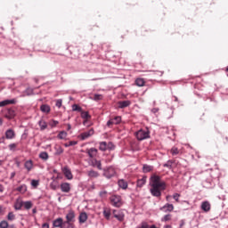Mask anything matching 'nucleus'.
I'll return each instance as SVG.
<instances>
[{"instance_id": "f257e3e1", "label": "nucleus", "mask_w": 228, "mask_h": 228, "mask_svg": "<svg viewBox=\"0 0 228 228\" xmlns=\"http://www.w3.org/2000/svg\"><path fill=\"white\" fill-rule=\"evenodd\" d=\"M150 191L153 197H161V192L167 188L165 182L161 181V177L153 175L150 179Z\"/></svg>"}, {"instance_id": "f03ea898", "label": "nucleus", "mask_w": 228, "mask_h": 228, "mask_svg": "<svg viewBox=\"0 0 228 228\" xmlns=\"http://www.w3.org/2000/svg\"><path fill=\"white\" fill-rule=\"evenodd\" d=\"M135 136L137 140H139V142H142L143 140H147L148 138H151V132L147 128L145 130L140 129L135 133Z\"/></svg>"}, {"instance_id": "7ed1b4c3", "label": "nucleus", "mask_w": 228, "mask_h": 228, "mask_svg": "<svg viewBox=\"0 0 228 228\" xmlns=\"http://www.w3.org/2000/svg\"><path fill=\"white\" fill-rule=\"evenodd\" d=\"M103 170V177H106V179H111V177H115L117 175V171L115 170V167H108L102 169Z\"/></svg>"}, {"instance_id": "20e7f679", "label": "nucleus", "mask_w": 228, "mask_h": 228, "mask_svg": "<svg viewBox=\"0 0 228 228\" xmlns=\"http://www.w3.org/2000/svg\"><path fill=\"white\" fill-rule=\"evenodd\" d=\"M110 204L114 208H121L122 207V197L120 195H112L110 198Z\"/></svg>"}, {"instance_id": "39448f33", "label": "nucleus", "mask_w": 228, "mask_h": 228, "mask_svg": "<svg viewBox=\"0 0 228 228\" xmlns=\"http://www.w3.org/2000/svg\"><path fill=\"white\" fill-rule=\"evenodd\" d=\"M89 165L94 168H98V170H102V163L101 162V160H97L96 159H91L89 160Z\"/></svg>"}, {"instance_id": "423d86ee", "label": "nucleus", "mask_w": 228, "mask_h": 228, "mask_svg": "<svg viewBox=\"0 0 228 228\" xmlns=\"http://www.w3.org/2000/svg\"><path fill=\"white\" fill-rule=\"evenodd\" d=\"M72 190V187L69 183L64 182L61 183V191L62 193H69Z\"/></svg>"}, {"instance_id": "0eeeda50", "label": "nucleus", "mask_w": 228, "mask_h": 228, "mask_svg": "<svg viewBox=\"0 0 228 228\" xmlns=\"http://www.w3.org/2000/svg\"><path fill=\"white\" fill-rule=\"evenodd\" d=\"M112 215H113L114 218H117V220H118V222H124V216H125L124 212L113 210Z\"/></svg>"}, {"instance_id": "6e6552de", "label": "nucleus", "mask_w": 228, "mask_h": 228, "mask_svg": "<svg viewBox=\"0 0 228 228\" xmlns=\"http://www.w3.org/2000/svg\"><path fill=\"white\" fill-rule=\"evenodd\" d=\"M62 172L66 177V179H68L69 181H72V179H74V175H72V171H70V169L67 167L62 168Z\"/></svg>"}, {"instance_id": "1a4fd4ad", "label": "nucleus", "mask_w": 228, "mask_h": 228, "mask_svg": "<svg viewBox=\"0 0 228 228\" xmlns=\"http://www.w3.org/2000/svg\"><path fill=\"white\" fill-rule=\"evenodd\" d=\"M160 211H163L164 213H172V211H174V205L167 203L160 208Z\"/></svg>"}, {"instance_id": "9d476101", "label": "nucleus", "mask_w": 228, "mask_h": 228, "mask_svg": "<svg viewBox=\"0 0 228 228\" xmlns=\"http://www.w3.org/2000/svg\"><path fill=\"white\" fill-rule=\"evenodd\" d=\"M17 115V113L15 112V110L13 109H8L5 112V118H8V120H12V118H15V116Z\"/></svg>"}, {"instance_id": "9b49d317", "label": "nucleus", "mask_w": 228, "mask_h": 228, "mask_svg": "<svg viewBox=\"0 0 228 228\" xmlns=\"http://www.w3.org/2000/svg\"><path fill=\"white\" fill-rule=\"evenodd\" d=\"M10 104H17V100L16 99L4 100L0 102V108H4V106H10Z\"/></svg>"}, {"instance_id": "f8f14e48", "label": "nucleus", "mask_w": 228, "mask_h": 228, "mask_svg": "<svg viewBox=\"0 0 228 228\" xmlns=\"http://www.w3.org/2000/svg\"><path fill=\"white\" fill-rule=\"evenodd\" d=\"M63 226V218L58 217L53 221V227L61 228Z\"/></svg>"}, {"instance_id": "ddd939ff", "label": "nucleus", "mask_w": 228, "mask_h": 228, "mask_svg": "<svg viewBox=\"0 0 228 228\" xmlns=\"http://www.w3.org/2000/svg\"><path fill=\"white\" fill-rule=\"evenodd\" d=\"M5 138L6 140H13V138H15V131H13L12 128L6 130Z\"/></svg>"}, {"instance_id": "4468645a", "label": "nucleus", "mask_w": 228, "mask_h": 228, "mask_svg": "<svg viewBox=\"0 0 228 228\" xmlns=\"http://www.w3.org/2000/svg\"><path fill=\"white\" fill-rule=\"evenodd\" d=\"M66 222H69L72 224V222L76 221V214H74V211L70 210L67 216H66Z\"/></svg>"}, {"instance_id": "2eb2a0df", "label": "nucleus", "mask_w": 228, "mask_h": 228, "mask_svg": "<svg viewBox=\"0 0 228 228\" xmlns=\"http://www.w3.org/2000/svg\"><path fill=\"white\" fill-rule=\"evenodd\" d=\"M94 133V129L91 128L89 131L82 133L80 134V137L82 140H86V138H90V136H93Z\"/></svg>"}, {"instance_id": "dca6fc26", "label": "nucleus", "mask_w": 228, "mask_h": 228, "mask_svg": "<svg viewBox=\"0 0 228 228\" xmlns=\"http://www.w3.org/2000/svg\"><path fill=\"white\" fill-rule=\"evenodd\" d=\"M201 209L202 211H205V213H208L211 210V204H209L208 201H203L201 203Z\"/></svg>"}, {"instance_id": "f3484780", "label": "nucleus", "mask_w": 228, "mask_h": 228, "mask_svg": "<svg viewBox=\"0 0 228 228\" xmlns=\"http://www.w3.org/2000/svg\"><path fill=\"white\" fill-rule=\"evenodd\" d=\"M86 152H87L89 158H91V159H94V158H95V156H97L98 151L95 148H91V149H88Z\"/></svg>"}, {"instance_id": "a211bd4d", "label": "nucleus", "mask_w": 228, "mask_h": 228, "mask_svg": "<svg viewBox=\"0 0 228 228\" xmlns=\"http://www.w3.org/2000/svg\"><path fill=\"white\" fill-rule=\"evenodd\" d=\"M87 175L91 179H97V177H99V172H97L94 169H91V170L87 171Z\"/></svg>"}, {"instance_id": "6ab92c4d", "label": "nucleus", "mask_w": 228, "mask_h": 228, "mask_svg": "<svg viewBox=\"0 0 228 228\" xmlns=\"http://www.w3.org/2000/svg\"><path fill=\"white\" fill-rule=\"evenodd\" d=\"M40 110L42 113H51V106H49L48 104H42L40 106Z\"/></svg>"}, {"instance_id": "aec40b11", "label": "nucleus", "mask_w": 228, "mask_h": 228, "mask_svg": "<svg viewBox=\"0 0 228 228\" xmlns=\"http://www.w3.org/2000/svg\"><path fill=\"white\" fill-rule=\"evenodd\" d=\"M128 106H131L130 101L118 102V108L120 109L127 108Z\"/></svg>"}, {"instance_id": "412c9836", "label": "nucleus", "mask_w": 228, "mask_h": 228, "mask_svg": "<svg viewBox=\"0 0 228 228\" xmlns=\"http://www.w3.org/2000/svg\"><path fill=\"white\" fill-rule=\"evenodd\" d=\"M86 220H88V215H86V212L80 213V215H79L80 224H85V222H86Z\"/></svg>"}, {"instance_id": "4be33fe9", "label": "nucleus", "mask_w": 228, "mask_h": 228, "mask_svg": "<svg viewBox=\"0 0 228 228\" xmlns=\"http://www.w3.org/2000/svg\"><path fill=\"white\" fill-rule=\"evenodd\" d=\"M22 206H24V201L18 200L14 204V208L19 211L22 209Z\"/></svg>"}, {"instance_id": "5701e85b", "label": "nucleus", "mask_w": 228, "mask_h": 228, "mask_svg": "<svg viewBox=\"0 0 228 228\" xmlns=\"http://www.w3.org/2000/svg\"><path fill=\"white\" fill-rule=\"evenodd\" d=\"M118 184L119 188H122V190H127V182L126 180L121 179L118 182Z\"/></svg>"}, {"instance_id": "b1692460", "label": "nucleus", "mask_w": 228, "mask_h": 228, "mask_svg": "<svg viewBox=\"0 0 228 228\" xmlns=\"http://www.w3.org/2000/svg\"><path fill=\"white\" fill-rule=\"evenodd\" d=\"M147 183V177H142L137 181V188H142L143 185Z\"/></svg>"}, {"instance_id": "393cba45", "label": "nucleus", "mask_w": 228, "mask_h": 228, "mask_svg": "<svg viewBox=\"0 0 228 228\" xmlns=\"http://www.w3.org/2000/svg\"><path fill=\"white\" fill-rule=\"evenodd\" d=\"M38 126H39L41 131H45V128L47 127V122H45L43 119H40L38 121Z\"/></svg>"}, {"instance_id": "a878e982", "label": "nucleus", "mask_w": 228, "mask_h": 228, "mask_svg": "<svg viewBox=\"0 0 228 228\" xmlns=\"http://www.w3.org/2000/svg\"><path fill=\"white\" fill-rule=\"evenodd\" d=\"M25 168H27L28 172L31 171L33 168V161L32 160H27L24 164Z\"/></svg>"}, {"instance_id": "bb28decb", "label": "nucleus", "mask_w": 228, "mask_h": 228, "mask_svg": "<svg viewBox=\"0 0 228 228\" xmlns=\"http://www.w3.org/2000/svg\"><path fill=\"white\" fill-rule=\"evenodd\" d=\"M103 216L106 220H110V217L111 216V210H110V208H103Z\"/></svg>"}, {"instance_id": "cd10ccee", "label": "nucleus", "mask_w": 228, "mask_h": 228, "mask_svg": "<svg viewBox=\"0 0 228 228\" xmlns=\"http://www.w3.org/2000/svg\"><path fill=\"white\" fill-rule=\"evenodd\" d=\"M17 191H20V193H26L28 191V186L26 184H22L20 187H18Z\"/></svg>"}, {"instance_id": "c85d7f7f", "label": "nucleus", "mask_w": 228, "mask_h": 228, "mask_svg": "<svg viewBox=\"0 0 228 228\" xmlns=\"http://www.w3.org/2000/svg\"><path fill=\"white\" fill-rule=\"evenodd\" d=\"M40 159H43L44 161H47L49 159V154L45 151H43L39 154Z\"/></svg>"}, {"instance_id": "c756f323", "label": "nucleus", "mask_w": 228, "mask_h": 228, "mask_svg": "<svg viewBox=\"0 0 228 228\" xmlns=\"http://www.w3.org/2000/svg\"><path fill=\"white\" fill-rule=\"evenodd\" d=\"M154 168L152 166H149L147 164H144L142 167V171L147 174V172H151V170Z\"/></svg>"}, {"instance_id": "7c9ffc66", "label": "nucleus", "mask_w": 228, "mask_h": 228, "mask_svg": "<svg viewBox=\"0 0 228 228\" xmlns=\"http://www.w3.org/2000/svg\"><path fill=\"white\" fill-rule=\"evenodd\" d=\"M99 149H100L102 152H105V151H108L107 142H100Z\"/></svg>"}, {"instance_id": "2f4dec72", "label": "nucleus", "mask_w": 228, "mask_h": 228, "mask_svg": "<svg viewBox=\"0 0 228 228\" xmlns=\"http://www.w3.org/2000/svg\"><path fill=\"white\" fill-rule=\"evenodd\" d=\"M135 85H136L137 86H144V85H145V80H144L143 78H137V79L135 80Z\"/></svg>"}, {"instance_id": "473e14b6", "label": "nucleus", "mask_w": 228, "mask_h": 228, "mask_svg": "<svg viewBox=\"0 0 228 228\" xmlns=\"http://www.w3.org/2000/svg\"><path fill=\"white\" fill-rule=\"evenodd\" d=\"M81 118H84L85 120H88V118H91L90 114L88 111H81Z\"/></svg>"}, {"instance_id": "72a5a7b5", "label": "nucleus", "mask_w": 228, "mask_h": 228, "mask_svg": "<svg viewBox=\"0 0 228 228\" xmlns=\"http://www.w3.org/2000/svg\"><path fill=\"white\" fill-rule=\"evenodd\" d=\"M175 161L174 160H167V163L163 165L164 167L168 168L171 170L172 165H174Z\"/></svg>"}, {"instance_id": "f704fd0d", "label": "nucleus", "mask_w": 228, "mask_h": 228, "mask_svg": "<svg viewBox=\"0 0 228 228\" xmlns=\"http://www.w3.org/2000/svg\"><path fill=\"white\" fill-rule=\"evenodd\" d=\"M61 228H74V225L72 224V223H70L69 221H65L62 223Z\"/></svg>"}, {"instance_id": "c9c22d12", "label": "nucleus", "mask_w": 228, "mask_h": 228, "mask_svg": "<svg viewBox=\"0 0 228 228\" xmlns=\"http://www.w3.org/2000/svg\"><path fill=\"white\" fill-rule=\"evenodd\" d=\"M25 209H31L33 208V203L31 201L23 202Z\"/></svg>"}, {"instance_id": "e433bc0d", "label": "nucleus", "mask_w": 228, "mask_h": 228, "mask_svg": "<svg viewBox=\"0 0 228 228\" xmlns=\"http://www.w3.org/2000/svg\"><path fill=\"white\" fill-rule=\"evenodd\" d=\"M55 154L56 156H60L61 154H63V148H61V146L55 147Z\"/></svg>"}, {"instance_id": "4c0bfd02", "label": "nucleus", "mask_w": 228, "mask_h": 228, "mask_svg": "<svg viewBox=\"0 0 228 228\" xmlns=\"http://www.w3.org/2000/svg\"><path fill=\"white\" fill-rule=\"evenodd\" d=\"M58 138L60 140H65V138H67V132H65V131L60 132L58 134Z\"/></svg>"}, {"instance_id": "58836bf2", "label": "nucleus", "mask_w": 228, "mask_h": 228, "mask_svg": "<svg viewBox=\"0 0 228 228\" xmlns=\"http://www.w3.org/2000/svg\"><path fill=\"white\" fill-rule=\"evenodd\" d=\"M172 220V215L167 214L161 218V222H170Z\"/></svg>"}, {"instance_id": "ea45409f", "label": "nucleus", "mask_w": 228, "mask_h": 228, "mask_svg": "<svg viewBox=\"0 0 228 228\" xmlns=\"http://www.w3.org/2000/svg\"><path fill=\"white\" fill-rule=\"evenodd\" d=\"M74 145H77V141H70L64 143V147H74Z\"/></svg>"}, {"instance_id": "a19ab883", "label": "nucleus", "mask_w": 228, "mask_h": 228, "mask_svg": "<svg viewBox=\"0 0 228 228\" xmlns=\"http://www.w3.org/2000/svg\"><path fill=\"white\" fill-rule=\"evenodd\" d=\"M72 111H79L82 112L83 109L81 108V106L77 105V104H74L72 105Z\"/></svg>"}, {"instance_id": "79ce46f5", "label": "nucleus", "mask_w": 228, "mask_h": 228, "mask_svg": "<svg viewBox=\"0 0 228 228\" xmlns=\"http://www.w3.org/2000/svg\"><path fill=\"white\" fill-rule=\"evenodd\" d=\"M7 220H9L10 222H13V220H15V215L13 214V212L8 213Z\"/></svg>"}, {"instance_id": "37998d69", "label": "nucleus", "mask_w": 228, "mask_h": 228, "mask_svg": "<svg viewBox=\"0 0 228 228\" xmlns=\"http://www.w3.org/2000/svg\"><path fill=\"white\" fill-rule=\"evenodd\" d=\"M107 151H115V144L111 142H107Z\"/></svg>"}, {"instance_id": "c03bdc74", "label": "nucleus", "mask_w": 228, "mask_h": 228, "mask_svg": "<svg viewBox=\"0 0 228 228\" xmlns=\"http://www.w3.org/2000/svg\"><path fill=\"white\" fill-rule=\"evenodd\" d=\"M171 154L172 156H177L179 154V149H177V147H173L171 149Z\"/></svg>"}, {"instance_id": "a18cd8bd", "label": "nucleus", "mask_w": 228, "mask_h": 228, "mask_svg": "<svg viewBox=\"0 0 228 228\" xmlns=\"http://www.w3.org/2000/svg\"><path fill=\"white\" fill-rule=\"evenodd\" d=\"M9 151L15 152L17 151V143H11L9 144Z\"/></svg>"}, {"instance_id": "49530a36", "label": "nucleus", "mask_w": 228, "mask_h": 228, "mask_svg": "<svg viewBox=\"0 0 228 228\" xmlns=\"http://www.w3.org/2000/svg\"><path fill=\"white\" fill-rule=\"evenodd\" d=\"M112 121L115 125L120 124V122H122V118H120V116H117L116 118H112Z\"/></svg>"}, {"instance_id": "de8ad7c7", "label": "nucleus", "mask_w": 228, "mask_h": 228, "mask_svg": "<svg viewBox=\"0 0 228 228\" xmlns=\"http://www.w3.org/2000/svg\"><path fill=\"white\" fill-rule=\"evenodd\" d=\"M50 188H51V190H57L58 189V183H56V182H52L50 183Z\"/></svg>"}, {"instance_id": "09e8293b", "label": "nucleus", "mask_w": 228, "mask_h": 228, "mask_svg": "<svg viewBox=\"0 0 228 228\" xmlns=\"http://www.w3.org/2000/svg\"><path fill=\"white\" fill-rule=\"evenodd\" d=\"M59 122L53 119L52 121L49 122V126H51V127H56V126H58Z\"/></svg>"}, {"instance_id": "8fccbe9b", "label": "nucleus", "mask_w": 228, "mask_h": 228, "mask_svg": "<svg viewBox=\"0 0 228 228\" xmlns=\"http://www.w3.org/2000/svg\"><path fill=\"white\" fill-rule=\"evenodd\" d=\"M0 228H8V222L7 221L0 222Z\"/></svg>"}, {"instance_id": "3c124183", "label": "nucleus", "mask_w": 228, "mask_h": 228, "mask_svg": "<svg viewBox=\"0 0 228 228\" xmlns=\"http://www.w3.org/2000/svg\"><path fill=\"white\" fill-rule=\"evenodd\" d=\"M62 102H63V101L61 99L57 100L56 103H55L56 107L57 108H61Z\"/></svg>"}, {"instance_id": "603ef678", "label": "nucleus", "mask_w": 228, "mask_h": 228, "mask_svg": "<svg viewBox=\"0 0 228 228\" xmlns=\"http://www.w3.org/2000/svg\"><path fill=\"white\" fill-rule=\"evenodd\" d=\"M39 182L38 180H32L31 181V186H34V188H37V186H38Z\"/></svg>"}, {"instance_id": "864d4df0", "label": "nucleus", "mask_w": 228, "mask_h": 228, "mask_svg": "<svg viewBox=\"0 0 228 228\" xmlns=\"http://www.w3.org/2000/svg\"><path fill=\"white\" fill-rule=\"evenodd\" d=\"M102 99V95L101 94H94V101H101Z\"/></svg>"}, {"instance_id": "5fc2aeb1", "label": "nucleus", "mask_w": 228, "mask_h": 228, "mask_svg": "<svg viewBox=\"0 0 228 228\" xmlns=\"http://www.w3.org/2000/svg\"><path fill=\"white\" fill-rule=\"evenodd\" d=\"M179 197H181L179 193L173 194V199L175 200L176 202H179Z\"/></svg>"}, {"instance_id": "6e6d98bb", "label": "nucleus", "mask_w": 228, "mask_h": 228, "mask_svg": "<svg viewBox=\"0 0 228 228\" xmlns=\"http://www.w3.org/2000/svg\"><path fill=\"white\" fill-rule=\"evenodd\" d=\"M25 94L27 95H33V89L28 88L27 90H25Z\"/></svg>"}, {"instance_id": "4d7b16f0", "label": "nucleus", "mask_w": 228, "mask_h": 228, "mask_svg": "<svg viewBox=\"0 0 228 228\" xmlns=\"http://www.w3.org/2000/svg\"><path fill=\"white\" fill-rule=\"evenodd\" d=\"M106 195H108V191H100V197L104 198L106 197Z\"/></svg>"}, {"instance_id": "13d9d810", "label": "nucleus", "mask_w": 228, "mask_h": 228, "mask_svg": "<svg viewBox=\"0 0 228 228\" xmlns=\"http://www.w3.org/2000/svg\"><path fill=\"white\" fill-rule=\"evenodd\" d=\"M140 228H149V224L145 222H142Z\"/></svg>"}, {"instance_id": "bf43d9fd", "label": "nucleus", "mask_w": 228, "mask_h": 228, "mask_svg": "<svg viewBox=\"0 0 228 228\" xmlns=\"http://www.w3.org/2000/svg\"><path fill=\"white\" fill-rule=\"evenodd\" d=\"M113 124H115L114 122H113V119H110V120H109L108 122H107V126L110 127V126H113Z\"/></svg>"}, {"instance_id": "052dcab7", "label": "nucleus", "mask_w": 228, "mask_h": 228, "mask_svg": "<svg viewBox=\"0 0 228 228\" xmlns=\"http://www.w3.org/2000/svg\"><path fill=\"white\" fill-rule=\"evenodd\" d=\"M159 111V108H153L151 110V113H158Z\"/></svg>"}, {"instance_id": "680f3d73", "label": "nucleus", "mask_w": 228, "mask_h": 228, "mask_svg": "<svg viewBox=\"0 0 228 228\" xmlns=\"http://www.w3.org/2000/svg\"><path fill=\"white\" fill-rule=\"evenodd\" d=\"M42 228H49V224L47 223L43 224Z\"/></svg>"}, {"instance_id": "e2e57ef3", "label": "nucleus", "mask_w": 228, "mask_h": 228, "mask_svg": "<svg viewBox=\"0 0 228 228\" xmlns=\"http://www.w3.org/2000/svg\"><path fill=\"white\" fill-rule=\"evenodd\" d=\"M13 177H15V172L11 173V177H10V179H13Z\"/></svg>"}, {"instance_id": "0e129e2a", "label": "nucleus", "mask_w": 228, "mask_h": 228, "mask_svg": "<svg viewBox=\"0 0 228 228\" xmlns=\"http://www.w3.org/2000/svg\"><path fill=\"white\" fill-rule=\"evenodd\" d=\"M67 126H68L67 130H68V131H70V129H72V126H70V124H68Z\"/></svg>"}, {"instance_id": "69168bd1", "label": "nucleus", "mask_w": 228, "mask_h": 228, "mask_svg": "<svg viewBox=\"0 0 228 228\" xmlns=\"http://www.w3.org/2000/svg\"><path fill=\"white\" fill-rule=\"evenodd\" d=\"M183 225H184V221L183 220L181 221L180 227H183Z\"/></svg>"}, {"instance_id": "338daca9", "label": "nucleus", "mask_w": 228, "mask_h": 228, "mask_svg": "<svg viewBox=\"0 0 228 228\" xmlns=\"http://www.w3.org/2000/svg\"><path fill=\"white\" fill-rule=\"evenodd\" d=\"M32 213L35 215L37 213V208H33Z\"/></svg>"}, {"instance_id": "774afa93", "label": "nucleus", "mask_w": 228, "mask_h": 228, "mask_svg": "<svg viewBox=\"0 0 228 228\" xmlns=\"http://www.w3.org/2000/svg\"><path fill=\"white\" fill-rule=\"evenodd\" d=\"M164 228H172V225H165Z\"/></svg>"}]
</instances>
